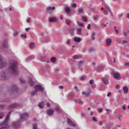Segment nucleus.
Returning <instances> with one entry per match:
<instances>
[{
	"mask_svg": "<svg viewBox=\"0 0 129 129\" xmlns=\"http://www.w3.org/2000/svg\"><path fill=\"white\" fill-rule=\"evenodd\" d=\"M18 33L17 31H15L14 33V36H16L18 35Z\"/></svg>",
	"mask_w": 129,
	"mask_h": 129,
	"instance_id": "49",
	"label": "nucleus"
},
{
	"mask_svg": "<svg viewBox=\"0 0 129 129\" xmlns=\"http://www.w3.org/2000/svg\"><path fill=\"white\" fill-rule=\"evenodd\" d=\"M92 119L94 121H97V120L95 119V117H92Z\"/></svg>",
	"mask_w": 129,
	"mask_h": 129,
	"instance_id": "50",
	"label": "nucleus"
},
{
	"mask_svg": "<svg viewBox=\"0 0 129 129\" xmlns=\"http://www.w3.org/2000/svg\"><path fill=\"white\" fill-rule=\"evenodd\" d=\"M89 83L90 84H92L93 82V80H89Z\"/></svg>",
	"mask_w": 129,
	"mask_h": 129,
	"instance_id": "57",
	"label": "nucleus"
},
{
	"mask_svg": "<svg viewBox=\"0 0 129 129\" xmlns=\"http://www.w3.org/2000/svg\"><path fill=\"white\" fill-rule=\"evenodd\" d=\"M38 92L35 89L34 90L32 91L31 93V95L33 96L35 95L37 92Z\"/></svg>",
	"mask_w": 129,
	"mask_h": 129,
	"instance_id": "31",
	"label": "nucleus"
},
{
	"mask_svg": "<svg viewBox=\"0 0 129 129\" xmlns=\"http://www.w3.org/2000/svg\"><path fill=\"white\" fill-rule=\"evenodd\" d=\"M114 105L115 106H117L118 105V104L117 102H115L114 103Z\"/></svg>",
	"mask_w": 129,
	"mask_h": 129,
	"instance_id": "60",
	"label": "nucleus"
},
{
	"mask_svg": "<svg viewBox=\"0 0 129 129\" xmlns=\"http://www.w3.org/2000/svg\"><path fill=\"white\" fill-rule=\"evenodd\" d=\"M84 61L82 60L80 61L79 62L78 66L79 68H80L81 66L83 64Z\"/></svg>",
	"mask_w": 129,
	"mask_h": 129,
	"instance_id": "24",
	"label": "nucleus"
},
{
	"mask_svg": "<svg viewBox=\"0 0 129 129\" xmlns=\"http://www.w3.org/2000/svg\"><path fill=\"white\" fill-rule=\"evenodd\" d=\"M108 80L109 78L108 77L103 78L102 79V81L106 84H107L108 83Z\"/></svg>",
	"mask_w": 129,
	"mask_h": 129,
	"instance_id": "16",
	"label": "nucleus"
},
{
	"mask_svg": "<svg viewBox=\"0 0 129 129\" xmlns=\"http://www.w3.org/2000/svg\"><path fill=\"white\" fill-rule=\"evenodd\" d=\"M5 123L3 122H2L0 123V126H1V127H0V129H2L4 128H6L7 127H4V126H3V124H4Z\"/></svg>",
	"mask_w": 129,
	"mask_h": 129,
	"instance_id": "29",
	"label": "nucleus"
},
{
	"mask_svg": "<svg viewBox=\"0 0 129 129\" xmlns=\"http://www.w3.org/2000/svg\"><path fill=\"white\" fill-rule=\"evenodd\" d=\"M67 122L68 123L69 125H71L73 127H75L76 125V124L73 123V121L69 118L68 119Z\"/></svg>",
	"mask_w": 129,
	"mask_h": 129,
	"instance_id": "12",
	"label": "nucleus"
},
{
	"mask_svg": "<svg viewBox=\"0 0 129 129\" xmlns=\"http://www.w3.org/2000/svg\"><path fill=\"white\" fill-rule=\"evenodd\" d=\"M21 121L20 120L16 121L12 123V124L14 127L16 129L19 127L20 126Z\"/></svg>",
	"mask_w": 129,
	"mask_h": 129,
	"instance_id": "7",
	"label": "nucleus"
},
{
	"mask_svg": "<svg viewBox=\"0 0 129 129\" xmlns=\"http://www.w3.org/2000/svg\"><path fill=\"white\" fill-rule=\"evenodd\" d=\"M45 105L44 102L43 101H42L39 103L38 106L40 108H43Z\"/></svg>",
	"mask_w": 129,
	"mask_h": 129,
	"instance_id": "22",
	"label": "nucleus"
},
{
	"mask_svg": "<svg viewBox=\"0 0 129 129\" xmlns=\"http://www.w3.org/2000/svg\"><path fill=\"white\" fill-rule=\"evenodd\" d=\"M114 28L115 29V31L116 32V34H118V30L117 29H116V26H114Z\"/></svg>",
	"mask_w": 129,
	"mask_h": 129,
	"instance_id": "42",
	"label": "nucleus"
},
{
	"mask_svg": "<svg viewBox=\"0 0 129 129\" xmlns=\"http://www.w3.org/2000/svg\"><path fill=\"white\" fill-rule=\"evenodd\" d=\"M11 112H9L7 115L6 119L5 120L3 121L5 123L3 124L4 127H8V121L10 117V115L11 114Z\"/></svg>",
	"mask_w": 129,
	"mask_h": 129,
	"instance_id": "4",
	"label": "nucleus"
},
{
	"mask_svg": "<svg viewBox=\"0 0 129 129\" xmlns=\"http://www.w3.org/2000/svg\"><path fill=\"white\" fill-rule=\"evenodd\" d=\"M21 82L22 84H24L25 82V80L22 77H21L20 79Z\"/></svg>",
	"mask_w": 129,
	"mask_h": 129,
	"instance_id": "32",
	"label": "nucleus"
},
{
	"mask_svg": "<svg viewBox=\"0 0 129 129\" xmlns=\"http://www.w3.org/2000/svg\"><path fill=\"white\" fill-rule=\"evenodd\" d=\"M6 62L2 60V57L0 55V69L6 66Z\"/></svg>",
	"mask_w": 129,
	"mask_h": 129,
	"instance_id": "8",
	"label": "nucleus"
},
{
	"mask_svg": "<svg viewBox=\"0 0 129 129\" xmlns=\"http://www.w3.org/2000/svg\"><path fill=\"white\" fill-rule=\"evenodd\" d=\"M127 42L126 41L124 40L122 41V44H124L123 43H127Z\"/></svg>",
	"mask_w": 129,
	"mask_h": 129,
	"instance_id": "64",
	"label": "nucleus"
},
{
	"mask_svg": "<svg viewBox=\"0 0 129 129\" xmlns=\"http://www.w3.org/2000/svg\"><path fill=\"white\" fill-rule=\"evenodd\" d=\"M55 8L54 6L52 7L49 6L47 7L46 8V11L48 13L50 14H52L53 12V10L55 9Z\"/></svg>",
	"mask_w": 129,
	"mask_h": 129,
	"instance_id": "9",
	"label": "nucleus"
},
{
	"mask_svg": "<svg viewBox=\"0 0 129 129\" xmlns=\"http://www.w3.org/2000/svg\"><path fill=\"white\" fill-rule=\"evenodd\" d=\"M116 88L117 89H118L119 88V86L118 85H117L116 86Z\"/></svg>",
	"mask_w": 129,
	"mask_h": 129,
	"instance_id": "63",
	"label": "nucleus"
},
{
	"mask_svg": "<svg viewBox=\"0 0 129 129\" xmlns=\"http://www.w3.org/2000/svg\"><path fill=\"white\" fill-rule=\"evenodd\" d=\"M77 30L78 34L79 35H81V33L80 32L81 31V28H80L79 29H77Z\"/></svg>",
	"mask_w": 129,
	"mask_h": 129,
	"instance_id": "37",
	"label": "nucleus"
},
{
	"mask_svg": "<svg viewBox=\"0 0 129 129\" xmlns=\"http://www.w3.org/2000/svg\"><path fill=\"white\" fill-rule=\"evenodd\" d=\"M72 6L73 7H75L77 6V5L76 3H74L72 4Z\"/></svg>",
	"mask_w": 129,
	"mask_h": 129,
	"instance_id": "44",
	"label": "nucleus"
},
{
	"mask_svg": "<svg viewBox=\"0 0 129 129\" xmlns=\"http://www.w3.org/2000/svg\"><path fill=\"white\" fill-rule=\"evenodd\" d=\"M30 17H29L28 19L27 20H26V21L27 22H30Z\"/></svg>",
	"mask_w": 129,
	"mask_h": 129,
	"instance_id": "58",
	"label": "nucleus"
},
{
	"mask_svg": "<svg viewBox=\"0 0 129 129\" xmlns=\"http://www.w3.org/2000/svg\"><path fill=\"white\" fill-rule=\"evenodd\" d=\"M112 41L111 39L110 38H108L106 40V45L108 46H110L111 43Z\"/></svg>",
	"mask_w": 129,
	"mask_h": 129,
	"instance_id": "17",
	"label": "nucleus"
},
{
	"mask_svg": "<svg viewBox=\"0 0 129 129\" xmlns=\"http://www.w3.org/2000/svg\"><path fill=\"white\" fill-rule=\"evenodd\" d=\"M122 115L121 114H119L118 116H116V117L118 118L120 121H121L120 117Z\"/></svg>",
	"mask_w": 129,
	"mask_h": 129,
	"instance_id": "39",
	"label": "nucleus"
},
{
	"mask_svg": "<svg viewBox=\"0 0 129 129\" xmlns=\"http://www.w3.org/2000/svg\"><path fill=\"white\" fill-rule=\"evenodd\" d=\"M64 9L65 11L67 14H68L71 11L70 8L68 7H65Z\"/></svg>",
	"mask_w": 129,
	"mask_h": 129,
	"instance_id": "18",
	"label": "nucleus"
},
{
	"mask_svg": "<svg viewBox=\"0 0 129 129\" xmlns=\"http://www.w3.org/2000/svg\"><path fill=\"white\" fill-rule=\"evenodd\" d=\"M29 47L30 48H34L35 47V44L33 43H31L29 45Z\"/></svg>",
	"mask_w": 129,
	"mask_h": 129,
	"instance_id": "25",
	"label": "nucleus"
},
{
	"mask_svg": "<svg viewBox=\"0 0 129 129\" xmlns=\"http://www.w3.org/2000/svg\"><path fill=\"white\" fill-rule=\"evenodd\" d=\"M78 11L80 13L83 12V8H80L79 9H78Z\"/></svg>",
	"mask_w": 129,
	"mask_h": 129,
	"instance_id": "40",
	"label": "nucleus"
},
{
	"mask_svg": "<svg viewBox=\"0 0 129 129\" xmlns=\"http://www.w3.org/2000/svg\"><path fill=\"white\" fill-rule=\"evenodd\" d=\"M74 96V94L73 93L71 92L69 94V96L71 98H73Z\"/></svg>",
	"mask_w": 129,
	"mask_h": 129,
	"instance_id": "33",
	"label": "nucleus"
},
{
	"mask_svg": "<svg viewBox=\"0 0 129 129\" xmlns=\"http://www.w3.org/2000/svg\"><path fill=\"white\" fill-rule=\"evenodd\" d=\"M56 59L55 57H52L51 58V60L52 62H54L56 60Z\"/></svg>",
	"mask_w": 129,
	"mask_h": 129,
	"instance_id": "36",
	"label": "nucleus"
},
{
	"mask_svg": "<svg viewBox=\"0 0 129 129\" xmlns=\"http://www.w3.org/2000/svg\"><path fill=\"white\" fill-rule=\"evenodd\" d=\"M105 122V120H103V121H100L99 122V124L101 125H102V124Z\"/></svg>",
	"mask_w": 129,
	"mask_h": 129,
	"instance_id": "45",
	"label": "nucleus"
},
{
	"mask_svg": "<svg viewBox=\"0 0 129 129\" xmlns=\"http://www.w3.org/2000/svg\"><path fill=\"white\" fill-rule=\"evenodd\" d=\"M108 11L110 12L111 15L112 16H113V14L112 13V11H111L110 9V11Z\"/></svg>",
	"mask_w": 129,
	"mask_h": 129,
	"instance_id": "59",
	"label": "nucleus"
},
{
	"mask_svg": "<svg viewBox=\"0 0 129 129\" xmlns=\"http://www.w3.org/2000/svg\"><path fill=\"white\" fill-rule=\"evenodd\" d=\"M99 16V15H96L95 16L93 17V20H94L96 21L97 20V18Z\"/></svg>",
	"mask_w": 129,
	"mask_h": 129,
	"instance_id": "35",
	"label": "nucleus"
},
{
	"mask_svg": "<svg viewBox=\"0 0 129 129\" xmlns=\"http://www.w3.org/2000/svg\"><path fill=\"white\" fill-rule=\"evenodd\" d=\"M17 65V62L15 60H12L10 61L8 70L10 73L14 75H17L19 73Z\"/></svg>",
	"mask_w": 129,
	"mask_h": 129,
	"instance_id": "1",
	"label": "nucleus"
},
{
	"mask_svg": "<svg viewBox=\"0 0 129 129\" xmlns=\"http://www.w3.org/2000/svg\"><path fill=\"white\" fill-rule=\"evenodd\" d=\"M74 40L76 42H79L80 41L81 39L80 38L76 37L74 38Z\"/></svg>",
	"mask_w": 129,
	"mask_h": 129,
	"instance_id": "26",
	"label": "nucleus"
},
{
	"mask_svg": "<svg viewBox=\"0 0 129 129\" xmlns=\"http://www.w3.org/2000/svg\"><path fill=\"white\" fill-rule=\"evenodd\" d=\"M71 22V21L70 20L68 19H66V22L67 24L70 25Z\"/></svg>",
	"mask_w": 129,
	"mask_h": 129,
	"instance_id": "30",
	"label": "nucleus"
},
{
	"mask_svg": "<svg viewBox=\"0 0 129 129\" xmlns=\"http://www.w3.org/2000/svg\"><path fill=\"white\" fill-rule=\"evenodd\" d=\"M81 57V56L78 55H74L73 57V58L74 59H77Z\"/></svg>",
	"mask_w": 129,
	"mask_h": 129,
	"instance_id": "27",
	"label": "nucleus"
},
{
	"mask_svg": "<svg viewBox=\"0 0 129 129\" xmlns=\"http://www.w3.org/2000/svg\"><path fill=\"white\" fill-rule=\"evenodd\" d=\"M49 21L50 22H56L57 21V20L55 17H51L49 19Z\"/></svg>",
	"mask_w": 129,
	"mask_h": 129,
	"instance_id": "19",
	"label": "nucleus"
},
{
	"mask_svg": "<svg viewBox=\"0 0 129 129\" xmlns=\"http://www.w3.org/2000/svg\"><path fill=\"white\" fill-rule=\"evenodd\" d=\"M28 117L29 114L27 113H24L21 115L20 120L21 121H24L28 118Z\"/></svg>",
	"mask_w": 129,
	"mask_h": 129,
	"instance_id": "5",
	"label": "nucleus"
},
{
	"mask_svg": "<svg viewBox=\"0 0 129 129\" xmlns=\"http://www.w3.org/2000/svg\"><path fill=\"white\" fill-rule=\"evenodd\" d=\"M19 106V105L18 104L15 103L11 104L8 107V109L9 110L16 108L17 107Z\"/></svg>",
	"mask_w": 129,
	"mask_h": 129,
	"instance_id": "10",
	"label": "nucleus"
},
{
	"mask_svg": "<svg viewBox=\"0 0 129 129\" xmlns=\"http://www.w3.org/2000/svg\"><path fill=\"white\" fill-rule=\"evenodd\" d=\"M5 107V105H0V108L3 109Z\"/></svg>",
	"mask_w": 129,
	"mask_h": 129,
	"instance_id": "43",
	"label": "nucleus"
},
{
	"mask_svg": "<svg viewBox=\"0 0 129 129\" xmlns=\"http://www.w3.org/2000/svg\"><path fill=\"white\" fill-rule=\"evenodd\" d=\"M54 110L52 109H48L47 110V113L48 115L51 116L53 114Z\"/></svg>",
	"mask_w": 129,
	"mask_h": 129,
	"instance_id": "14",
	"label": "nucleus"
},
{
	"mask_svg": "<svg viewBox=\"0 0 129 129\" xmlns=\"http://www.w3.org/2000/svg\"><path fill=\"white\" fill-rule=\"evenodd\" d=\"M123 89L124 91V92L125 94L127 93L128 92V88L126 86L124 87Z\"/></svg>",
	"mask_w": 129,
	"mask_h": 129,
	"instance_id": "23",
	"label": "nucleus"
},
{
	"mask_svg": "<svg viewBox=\"0 0 129 129\" xmlns=\"http://www.w3.org/2000/svg\"><path fill=\"white\" fill-rule=\"evenodd\" d=\"M105 7L106 8V9H107L108 11H110V9L109 7L107 5V6H106Z\"/></svg>",
	"mask_w": 129,
	"mask_h": 129,
	"instance_id": "47",
	"label": "nucleus"
},
{
	"mask_svg": "<svg viewBox=\"0 0 129 129\" xmlns=\"http://www.w3.org/2000/svg\"><path fill=\"white\" fill-rule=\"evenodd\" d=\"M85 76H82L80 78V79L82 80H83L85 79Z\"/></svg>",
	"mask_w": 129,
	"mask_h": 129,
	"instance_id": "54",
	"label": "nucleus"
},
{
	"mask_svg": "<svg viewBox=\"0 0 129 129\" xmlns=\"http://www.w3.org/2000/svg\"><path fill=\"white\" fill-rule=\"evenodd\" d=\"M104 67L103 66H99L96 70V71L98 72L102 71Z\"/></svg>",
	"mask_w": 129,
	"mask_h": 129,
	"instance_id": "20",
	"label": "nucleus"
},
{
	"mask_svg": "<svg viewBox=\"0 0 129 129\" xmlns=\"http://www.w3.org/2000/svg\"><path fill=\"white\" fill-rule=\"evenodd\" d=\"M21 36L22 38L24 37L25 38L26 37V35L25 34H24L23 35L21 34Z\"/></svg>",
	"mask_w": 129,
	"mask_h": 129,
	"instance_id": "38",
	"label": "nucleus"
},
{
	"mask_svg": "<svg viewBox=\"0 0 129 129\" xmlns=\"http://www.w3.org/2000/svg\"><path fill=\"white\" fill-rule=\"evenodd\" d=\"M69 31L70 33L71 34L73 35L74 29L73 28H72L71 29H69Z\"/></svg>",
	"mask_w": 129,
	"mask_h": 129,
	"instance_id": "28",
	"label": "nucleus"
},
{
	"mask_svg": "<svg viewBox=\"0 0 129 129\" xmlns=\"http://www.w3.org/2000/svg\"><path fill=\"white\" fill-rule=\"evenodd\" d=\"M80 104H82L83 103V101H80L78 102Z\"/></svg>",
	"mask_w": 129,
	"mask_h": 129,
	"instance_id": "55",
	"label": "nucleus"
},
{
	"mask_svg": "<svg viewBox=\"0 0 129 129\" xmlns=\"http://www.w3.org/2000/svg\"><path fill=\"white\" fill-rule=\"evenodd\" d=\"M28 83L31 86H33L35 84V82L30 77L28 78Z\"/></svg>",
	"mask_w": 129,
	"mask_h": 129,
	"instance_id": "13",
	"label": "nucleus"
},
{
	"mask_svg": "<svg viewBox=\"0 0 129 129\" xmlns=\"http://www.w3.org/2000/svg\"><path fill=\"white\" fill-rule=\"evenodd\" d=\"M111 74L113 75V77L115 79H118L120 77V75L118 73H115L114 71L111 72Z\"/></svg>",
	"mask_w": 129,
	"mask_h": 129,
	"instance_id": "11",
	"label": "nucleus"
},
{
	"mask_svg": "<svg viewBox=\"0 0 129 129\" xmlns=\"http://www.w3.org/2000/svg\"><path fill=\"white\" fill-rule=\"evenodd\" d=\"M98 110L100 112H101L103 111V109L102 108H99Z\"/></svg>",
	"mask_w": 129,
	"mask_h": 129,
	"instance_id": "62",
	"label": "nucleus"
},
{
	"mask_svg": "<svg viewBox=\"0 0 129 129\" xmlns=\"http://www.w3.org/2000/svg\"><path fill=\"white\" fill-rule=\"evenodd\" d=\"M4 112H2L0 113V118L1 119L2 118V117L1 116V115H4Z\"/></svg>",
	"mask_w": 129,
	"mask_h": 129,
	"instance_id": "52",
	"label": "nucleus"
},
{
	"mask_svg": "<svg viewBox=\"0 0 129 129\" xmlns=\"http://www.w3.org/2000/svg\"><path fill=\"white\" fill-rule=\"evenodd\" d=\"M35 58V56L34 55H31L28 56L26 60L27 61H28L30 60L34 59Z\"/></svg>",
	"mask_w": 129,
	"mask_h": 129,
	"instance_id": "21",
	"label": "nucleus"
},
{
	"mask_svg": "<svg viewBox=\"0 0 129 129\" xmlns=\"http://www.w3.org/2000/svg\"><path fill=\"white\" fill-rule=\"evenodd\" d=\"M56 110L57 111L59 112H60L61 111L60 109L58 107L56 108Z\"/></svg>",
	"mask_w": 129,
	"mask_h": 129,
	"instance_id": "48",
	"label": "nucleus"
},
{
	"mask_svg": "<svg viewBox=\"0 0 129 129\" xmlns=\"http://www.w3.org/2000/svg\"><path fill=\"white\" fill-rule=\"evenodd\" d=\"M35 89L38 92L40 91L42 92L43 91V88L40 85H35L34 87Z\"/></svg>",
	"mask_w": 129,
	"mask_h": 129,
	"instance_id": "6",
	"label": "nucleus"
},
{
	"mask_svg": "<svg viewBox=\"0 0 129 129\" xmlns=\"http://www.w3.org/2000/svg\"><path fill=\"white\" fill-rule=\"evenodd\" d=\"M10 76V74L7 72H3L0 73V79L1 80L7 79Z\"/></svg>",
	"mask_w": 129,
	"mask_h": 129,
	"instance_id": "2",
	"label": "nucleus"
},
{
	"mask_svg": "<svg viewBox=\"0 0 129 129\" xmlns=\"http://www.w3.org/2000/svg\"><path fill=\"white\" fill-rule=\"evenodd\" d=\"M82 19L83 21H86L87 20L86 18L84 16H83L82 17Z\"/></svg>",
	"mask_w": 129,
	"mask_h": 129,
	"instance_id": "41",
	"label": "nucleus"
},
{
	"mask_svg": "<svg viewBox=\"0 0 129 129\" xmlns=\"http://www.w3.org/2000/svg\"><path fill=\"white\" fill-rule=\"evenodd\" d=\"M33 129H38L37 128V124L36 123L34 124L33 126Z\"/></svg>",
	"mask_w": 129,
	"mask_h": 129,
	"instance_id": "34",
	"label": "nucleus"
},
{
	"mask_svg": "<svg viewBox=\"0 0 129 129\" xmlns=\"http://www.w3.org/2000/svg\"><path fill=\"white\" fill-rule=\"evenodd\" d=\"M104 13L106 15H107L108 14V12L106 10L104 12Z\"/></svg>",
	"mask_w": 129,
	"mask_h": 129,
	"instance_id": "51",
	"label": "nucleus"
},
{
	"mask_svg": "<svg viewBox=\"0 0 129 129\" xmlns=\"http://www.w3.org/2000/svg\"><path fill=\"white\" fill-rule=\"evenodd\" d=\"M77 23L78 24L80 25L81 26H83V24L82 23H80L79 21H77Z\"/></svg>",
	"mask_w": 129,
	"mask_h": 129,
	"instance_id": "46",
	"label": "nucleus"
},
{
	"mask_svg": "<svg viewBox=\"0 0 129 129\" xmlns=\"http://www.w3.org/2000/svg\"><path fill=\"white\" fill-rule=\"evenodd\" d=\"M86 92H87V93H89V94L90 93V92H91V91L89 89H87Z\"/></svg>",
	"mask_w": 129,
	"mask_h": 129,
	"instance_id": "53",
	"label": "nucleus"
},
{
	"mask_svg": "<svg viewBox=\"0 0 129 129\" xmlns=\"http://www.w3.org/2000/svg\"><path fill=\"white\" fill-rule=\"evenodd\" d=\"M2 45L3 47L7 48L8 47L7 41L6 40L4 41Z\"/></svg>",
	"mask_w": 129,
	"mask_h": 129,
	"instance_id": "15",
	"label": "nucleus"
},
{
	"mask_svg": "<svg viewBox=\"0 0 129 129\" xmlns=\"http://www.w3.org/2000/svg\"><path fill=\"white\" fill-rule=\"evenodd\" d=\"M1 95H3V96H4L6 94L4 93L2 91H1Z\"/></svg>",
	"mask_w": 129,
	"mask_h": 129,
	"instance_id": "56",
	"label": "nucleus"
},
{
	"mask_svg": "<svg viewBox=\"0 0 129 129\" xmlns=\"http://www.w3.org/2000/svg\"><path fill=\"white\" fill-rule=\"evenodd\" d=\"M85 95H86V96H87L89 95V93L86 92V94H85Z\"/></svg>",
	"mask_w": 129,
	"mask_h": 129,
	"instance_id": "61",
	"label": "nucleus"
},
{
	"mask_svg": "<svg viewBox=\"0 0 129 129\" xmlns=\"http://www.w3.org/2000/svg\"><path fill=\"white\" fill-rule=\"evenodd\" d=\"M17 87L16 85H13L10 88L8 89V91H10L11 93L13 94H16L17 93Z\"/></svg>",
	"mask_w": 129,
	"mask_h": 129,
	"instance_id": "3",
	"label": "nucleus"
}]
</instances>
